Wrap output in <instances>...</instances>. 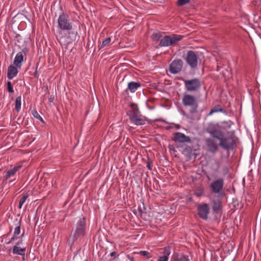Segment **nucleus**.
Masks as SVG:
<instances>
[{
  "label": "nucleus",
  "instance_id": "22",
  "mask_svg": "<svg viewBox=\"0 0 261 261\" xmlns=\"http://www.w3.org/2000/svg\"><path fill=\"white\" fill-rule=\"evenodd\" d=\"M171 253L170 248L166 247L164 248L163 252V255L160 257V258L164 259L165 261H168L169 255Z\"/></svg>",
  "mask_w": 261,
  "mask_h": 261
},
{
  "label": "nucleus",
  "instance_id": "11",
  "mask_svg": "<svg viewBox=\"0 0 261 261\" xmlns=\"http://www.w3.org/2000/svg\"><path fill=\"white\" fill-rule=\"evenodd\" d=\"M183 62L181 59H177L173 60L169 66V70L172 74H177L181 71L182 66Z\"/></svg>",
  "mask_w": 261,
  "mask_h": 261
},
{
  "label": "nucleus",
  "instance_id": "19",
  "mask_svg": "<svg viewBox=\"0 0 261 261\" xmlns=\"http://www.w3.org/2000/svg\"><path fill=\"white\" fill-rule=\"evenodd\" d=\"M141 87V84L140 82H131L128 84L127 89L129 91L133 93L136 91L138 88Z\"/></svg>",
  "mask_w": 261,
  "mask_h": 261
},
{
  "label": "nucleus",
  "instance_id": "26",
  "mask_svg": "<svg viewBox=\"0 0 261 261\" xmlns=\"http://www.w3.org/2000/svg\"><path fill=\"white\" fill-rule=\"evenodd\" d=\"M178 259L179 261H190L189 256L183 254H179L178 253Z\"/></svg>",
  "mask_w": 261,
  "mask_h": 261
},
{
  "label": "nucleus",
  "instance_id": "24",
  "mask_svg": "<svg viewBox=\"0 0 261 261\" xmlns=\"http://www.w3.org/2000/svg\"><path fill=\"white\" fill-rule=\"evenodd\" d=\"M21 105V97L20 96L17 97L15 100V109L17 112H19Z\"/></svg>",
  "mask_w": 261,
  "mask_h": 261
},
{
  "label": "nucleus",
  "instance_id": "7",
  "mask_svg": "<svg viewBox=\"0 0 261 261\" xmlns=\"http://www.w3.org/2000/svg\"><path fill=\"white\" fill-rule=\"evenodd\" d=\"M185 88L188 91L197 92L201 88V82L198 79L194 78L184 81Z\"/></svg>",
  "mask_w": 261,
  "mask_h": 261
},
{
  "label": "nucleus",
  "instance_id": "14",
  "mask_svg": "<svg viewBox=\"0 0 261 261\" xmlns=\"http://www.w3.org/2000/svg\"><path fill=\"white\" fill-rule=\"evenodd\" d=\"M205 144L208 148V150L213 153H215L218 150V146L213 138H206L205 140Z\"/></svg>",
  "mask_w": 261,
  "mask_h": 261
},
{
  "label": "nucleus",
  "instance_id": "25",
  "mask_svg": "<svg viewBox=\"0 0 261 261\" xmlns=\"http://www.w3.org/2000/svg\"><path fill=\"white\" fill-rule=\"evenodd\" d=\"M28 198V195L27 194H22L20 197L19 201V208H21L23 204L25 202L27 198Z\"/></svg>",
  "mask_w": 261,
  "mask_h": 261
},
{
  "label": "nucleus",
  "instance_id": "13",
  "mask_svg": "<svg viewBox=\"0 0 261 261\" xmlns=\"http://www.w3.org/2000/svg\"><path fill=\"white\" fill-rule=\"evenodd\" d=\"M172 140L175 143H179L191 142V139L190 137L187 136L184 134L180 132H176L173 134Z\"/></svg>",
  "mask_w": 261,
  "mask_h": 261
},
{
  "label": "nucleus",
  "instance_id": "4",
  "mask_svg": "<svg viewBox=\"0 0 261 261\" xmlns=\"http://www.w3.org/2000/svg\"><path fill=\"white\" fill-rule=\"evenodd\" d=\"M127 115L130 121L136 125H142L145 124L147 118L142 116L138 108L131 106V109L127 112Z\"/></svg>",
  "mask_w": 261,
  "mask_h": 261
},
{
  "label": "nucleus",
  "instance_id": "21",
  "mask_svg": "<svg viewBox=\"0 0 261 261\" xmlns=\"http://www.w3.org/2000/svg\"><path fill=\"white\" fill-rule=\"evenodd\" d=\"M25 248H22L17 246H14L13 248V253L22 256H24Z\"/></svg>",
  "mask_w": 261,
  "mask_h": 261
},
{
  "label": "nucleus",
  "instance_id": "36",
  "mask_svg": "<svg viewBox=\"0 0 261 261\" xmlns=\"http://www.w3.org/2000/svg\"><path fill=\"white\" fill-rule=\"evenodd\" d=\"M17 238L16 237V236H14V235H13V237L12 238H11V239L10 240V241L7 243V244H10L11 243H12L13 241H14L15 240H16Z\"/></svg>",
  "mask_w": 261,
  "mask_h": 261
},
{
  "label": "nucleus",
  "instance_id": "34",
  "mask_svg": "<svg viewBox=\"0 0 261 261\" xmlns=\"http://www.w3.org/2000/svg\"><path fill=\"white\" fill-rule=\"evenodd\" d=\"M223 124H226L228 128H230L233 123L231 122V121L229 120L228 121H223Z\"/></svg>",
  "mask_w": 261,
  "mask_h": 261
},
{
  "label": "nucleus",
  "instance_id": "41",
  "mask_svg": "<svg viewBox=\"0 0 261 261\" xmlns=\"http://www.w3.org/2000/svg\"><path fill=\"white\" fill-rule=\"evenodd\" d=\"M39 120L42 123H45V122L42 117H41V118H40Z\"/></svg>",
  "mask_w": 261,
  "mask_h": 261
},
{
  "label": "nucleus",
  "instance_id": "3",
  "mask_svg": "<svg viewBox=\"0 0 261 261\" xmlns=\"http://www.w3.org/2000/svg\"><path fill=\"white\" fill-rule=\"evenodd\" d=\"M182 102L185 107L190 108L189 114H186L184 113L183 115L188 118L193 119L194 115L198 113V103L196 98L192 95L185 94L182 97Z\"/></svg>",
  "mask_w": 261,
  "mask_h": 261
},
{
  "label": "nucleus",
  "instance_id": "32",
  "mask_svg": "<svg viewBox=\"0 0 261 261\" xmlns=\"http://www.w3.org/2000/svg\"><path fill=\"white\" fill-rule=\"evenodd\" d=\"M170 261H179L178 259V253L175 252L172 255Z\"/></svg>",
  "mask_w": 261,
  "mask_h": 261
},
{
  "label": "nucleus",
  "instance_id": "6",
  "mask_svg": "<svg viewBox=\"0 0 261 261\" xmlns=\"http://www.w3.org/2000/svg\"><path fill=\"white\" fill-rule=\"evenodd\" d=\"M184 59L191 69H195L198 66V56L193 50H188Z\"/></svg>",
  "mask_w": 261,
  "mask_h": 261
},
{
  "label": "nucleus",
  "instance_id": "31",
  "mask_svg": "<svg viewBox=\"0 0 261 261\" xmlns=\"http://www.w3.org/2000/svg\"><path fill=\"white\" fill-rule=\"evenodd\" d=\"M32 115H33V116H34L35 118H36V119H38V120H39L40 118H41V117L40 116V115L39 114V113H38V112H37L36 110H34L32 111Z\"/></svg>",
  "mask_w": 261,
  "mask_h": 261
},
{
  "label": "nucleus",
  "instance_id": "8",
  "mask_svg": "<svg viewBox=\"0 0 261 261\" xmlns=\"http://www.w3.org/2000/svg\"><path fill=\"white\" fill-rule=\"evenodd\" d=\"M205 131L210 134L214 138L217 139L220 135H222L221 126L217 123L210 122L207 124Z\"/></svg>",
  "mask_w": 261,
  "mask_h": 261
},
{
  "label": "nucleus",
  "instance_id": "30",
  "mask_svg": "<svg viewBox=\"0 0 261 261\" xmlns=\"http://www.w3.org/2000/svg\"><path fill=\"white\" fill-rule=\"evenodd\" d=\"M20 233V225L17 226L15 228V230H14V236H17L18 235H19Z\"/></svg>",
  "mask_w": 261,
  "mask_h": 261
},
{
  "label": "nucleus",
  "instance_id": "27",
  "mask_svg": "<svg viewBox=\"0 0 261 261\" xmlns=\"http://www.w3.org/2000/svg\"><path fill=\"white\" fill-rule=\"evenodd\" d=\"M110 42L111 38L110 37L106 38L102 41L101 47L109 46L110 44Z\"/></svg>",
  "mask_w": 261,
  "mask_h": 261
},
{
  "label": "nucleus",
  "instance_id": "37",
  "mask_svg": "<svg viewBox=\"0 0 261 261\" xmlns=\"http://www.w3.org/2000/svg\"><path fill=\"white\" fill-rule=\"evenodd\" d=\"M195 195H196L197 197H200L202 195V192H195L194 193Z\"/></svg>",
  "mask_w": 261,
  "mask_h": 261
},
{
  "label": "nucleus",
  "instance_id": "28",
  "mask_svg": "<svg viewBox=\"0 0 261 261\" xmlns=\"http://www.w3.org/2000/svg\"><path fill=\"white\" fill-rule=\"evenodd\" d=\"M190 0H177V4L178 6H184L190 2Z\"/></svg>",
  "mask_w": 261,
  "mask_h": 261
},
{
  "label": "nucleus",
  "instance_id": "2",
  "mask_svg": "<svg viewBox=\"0 0 261 261\" xmlns=\"http://www.w3.org/2000/svg\"><path fill=\"white\" fill-rule=\"evenodd\" d=\"M217 139L219 140V146L225 150H232L236 144L237 138L234 130L227 132L225 137L224 133L220 135Z\"/></svg>",
  "mask_w": 261,
  "mask_h": 261
},
{
  "label": "nucleus",
  "instance_id": "12",
  "mask_svg": "<svg viewBox=\"0 0 261 261\" xmlns=\"http://www.w3.org/2000/svg\"><path fill=\"white\" fill-rule=\"evenodd\" d=\"M198 215L203 220H207L210 213V207L207 203H202L197 206Z\"/></svg>",
  "mask_w": 261,
  "mask_h": 261
},
{
  "label": "nucleus",
  "instance_id": "33",
  "mask_svg": "<svg viewBox=\"0 0 261 261\" xmlns=\"http://www.w3.org/2000/svg\"><path fill=\"white\" fill-rule=\"evenodd\" d=\"M139 254L144 256H147L148 258H149V257H148V255L149 253L147 251H140Z\"/></svg>",
  "mask_w": 261,
  "mask_h": 261
},
{
  "label": "nucleus",
  "instance_id": "16",
  "mask_svg": "<svg viewBox=\"0 0 261 261\" xmlns=\"http://www.w3.org/2000/svg\"><path fill=\"white\" fill-rule=\"evenodd\" d=\"M17 68L13 65H10L8 68L7 77L9 80H12L16 76L18 73Z\"/></svg>",
  "mask_w": 261,
  "mask_h": 261
},
{
  "label": "nucleus",
  "instance_id": "40",
  "mask_svg": "<svg viewBox=\"0 0 261 261\" xmlns=\"http://www.w3.org/2000/svg\"><path fill=\"white\" fill-rule=\"evenodd\" d=\"M116 254V252H112L110 253V255L111 256H114Z\"/></svg>",
  "mask_w": 261,
  "mask_h": 261
},
{
  "label": "nucleus",
  "instance_id": "17",
  "mask_svg": "<svg viewBox=\"0 0 261 261\" xmlns=\"http://www.w3.org/2000/svg\"><path fill=\"white\" fill-rule=\"evenodd\" d=\"M23 61V56L22 52H19L15 57L13 64L16 67L20 68L21 66V63Z\"/></svg>",
  "mask_w": 261,
  "mask_h": 261
},
{
  "label": "nucleus",
  "instance_id": "42",
  "mask_svg": "<svg viewBox=\"0 0 261 261\" xmlns=\"http://www.w3.org/2000/svg\"><path fill=\"white\" fill-rule=\"evenodd\" d=\"M128 257L130 259V261H135L134 257Z\"/></svg>",
  "mask_w": 261,
  "mask_h": 261
},
{
  "label": "nucleus",
  "instance_id": "35",
  "mask_svg": "<svg viewBox=\"0 0 261 261\" xmlns=\"http://www.w3.org/2000/svg\"><path fill=\"white\" fill-rule=\"evenodd\" d=\"M146 163H147V165H146L147 168L149 170H152V168H151V162L150 160V159H148L147 162Z\"/></svg>",
  "mask_w": 261,
  "mask_h": 261
},
{
  "label": "nucleus",
  "instance_id": "38",
  "mask_svg": "<svg viewBox=\"0 0 261 261\" xmlns=\"http://www.w3.org/2000/svg\"><path fill=\"white\" fill-rule=\"evenodd\" d=\"M34 76L35 77H38V76L37 68L36 69V70H35V72L34 73Z\"/></svg>",
  "mask_w": 261,
  "mask_h": 261
},
{
  "label": "nucleus",
  "instance_id": "18",
  "mask_svg": "<svg viewBox=\"0 0 261 261\" xmlns=\"http://www.w3.org/2000/svg\"><path fill=\"white\" fill-rule=\"evenodd\" d=\"M21 168V166H15L12 169H10L6 172L4 179L7 180L8 178L14 176L17 171Z\"/></svg>",
  "mask_w": 261,
  "mask_h": 261
},
{
  "label": "nucleus",
  "instance_id": "39",
  "mask_svg": "<svg viewBox=\"0 0 261 261\" xmlns=\"http://www.w3.org/2000/svg\"><path fill=\"white\" fill-rule=\"evenodd\" d=\"M54 97H50L49 98V101L50 102H52L53 101H54Z\"/></svg>",
  "mask_w": 261,
  "mask_h": 261
},
{
  "label": "nucleus",
  "instance_id": "29",
  "mask_svg": "<svg viewBox=\"0 0 261 261\" xmlns=\"http://www.w3.org/2000/svg\"><path fill=\"white\" fill-rule=\"evenodd\" d=\"M7 90L9 93H13L14 92L12 85L11 84V82L10 81H8L7 82Z\"/></svg>",
  "mask_w": 261,
  "mask_h": 261
},
{
  "label": "nucleus",
  "instance_id": "10",
  "mask_svg": "<svg viewBox=\"0 0 261 261\" xmlns=\"http://www.w3.org/2000/svg\"><path fill=\"white\" fill-rule=\"evenodd\" d=\"M76 228L73 234V241L76 240L79 237L84 236L86 230V222L85 219L83 218L81 219L76 225ZM72 237V234L70 236V238Z\"/></svg>",
  "mask_w": 261,
  "mask_h": 261
},
{
  "label": "nucleus",
  "instance_id": "9",
  "mask_svg": "<svg viewBox=\"0 0 261 261\" xmlns=\"http://www.w3.org/2000/svg\"><path fill=\"white\" fill-rule=\"evenodd\" d=\"M223 187L224 180L222 178L214 180L210 185V189L212 192L213 193L218 194L219 197L223 196Z\"/></svg>",
  "mask_w": 261,
  "mask_h": 261
},
{
  "label": "nucleus",
  "instance_id": "20",
  "mask_svg": "<svg viewBox=\"0 0 261 261\" xmlns=\"http://www.w3.org/2000/svg\"><path fill=\"white\" fill-rule=\"evenodd\" d=\"M217 112H222L223 113H226V111L224 109L221 108V106L219 105L215 106L213 107L210 111V113L208 114L207 116H210L212 115L213 113Z\"/></svg>",
  "mask_w": 261,
  "mask_h": 261
},
{
  "label": "nucleus",
  "instance_id": "43",
  "mask_svg": "<svg viewBox=\"0 0 261 261\" xmlns=\"http://www.w3.org/2000/svg\"><path fill=\"white\" fill-rule=\"evenodd\" d=\"M216 70H217V71H219V66H217V69H216Z\"/></svg>",
  "mask_w": 261,
  "mask_h": 261
},
{
  "label": "nucleus",
  "instance_id": "23",
  "mask_svg": "<svg viewBox=\"0 0 261 261\" xmlns=\"http://www.w3.org/2000/svg\"><path fill=\"white\" fill-rule=\"evenodd\" d=\"M151 37L153 41L158 42L161 41V39L163 38V34L160 32H154L152 34Z\"/></svg>",
  "mask_w": 261,
  "mask_h": 261
},
{
  "label": "nucleus",
  "instance_id": "15",
  "mask_svg": "<svg viewBox=\"0 0 261 261\" xmlns=\"http://www.w3.org/2000/svg\"><path fill=\"white\" fill-rule=\"evenodd\" d=\"M213 210L215 213H219L222 210V204L220 199H214L212 200Z\"/></svg>",
  "mask_w": 261,
  "mask_h": 261
},
{
  "label": "nucleus",
  "instance_id": "44",
  "mask_svg": "<svg viewBox=\"0 0 261 261\" xmlns=\"http://www.w3.org/2000/svg\"><path fill=\"white\" fill-rule=\"evenodd\" d=\"M19 244H20V243H19V242H18V243H17V245H19Z\"/></svg>",
  "mask_w": 261,
  "mask_h": 261
},
{
  "label": "nucleus",
  "instance_id": "1",
  "mask_svg": "<svg viewBox=\"0 0 261 261\" xmlns=\"http://www.w3.org/2000/svg\"><path fill=\"white\" fill-rule=\"evenodd\" d=\"M58 24L61 30L58 32L61 44L67 45L79 38L77 32L73 29L69 16L67 14L64 12L60 14L58 19Z\"/></svg>",
  "mask_w": 261,
  "mask_h": 261
},
{
  "label": "nucleus",
  "instance_id": "5",
  "mask_svg": "<svg viewBox=\"0 0 261 261\" xmlns=\"http://www.w3.org/2000/svg\"><path fill=\"white\" fill-rule=\"evenodd\" d=\"M181 35L172 34L171 35H166L161 39L159 45L161 47H167L174 46L182 39Z\"/></svg>",
  "mask_w": 261,
  "mask_h": 261
}]
</instances>
